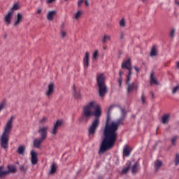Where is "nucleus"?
I'll return each instance as SVG.
<instances>
[{
    "instance_id": "1",
    "label": "nucleus",
    "mask_w": 179,
    "mask_h": 179,
    "mask_svg": "<svg viewBox=\"0 0 179 179\" xmlns=\"http://www.w3.org/2000/svg\"><path fill=\"white\" fill-rule=\"evenodd\" d=\"M121 117L117 120H112L110 116L107 117L106 124L103 129V140L102 141L99 155L106 153L110 150L115 145L117 141L118 134L117 131L119 127L122 124V121L126 116V111L124 108H120Z\"/></svg>"
},
{
    "instance_id": "2",
    "label": "nucleus",
    "mask_w": 179,
    "mask_h": 179,
    "mask_svg": "<svg viewBox=\"0 0 179 179\" xmlns=\"http://www.w3.org/2000/svg\"><path fill=\"white\" fill-rule=\"evenodd\" d=\"M83 114L87 119L94 115L95 118L88 129L89 136L93 137L96 134V129L100 124L99 117L101 115V109L95 101H90L87 105L83 108Z\"/></svg>"
},
{
    "instance_id": "3",
    "label": "nucleus",
    "mask_w": 179,
    "mask_h": 179,
    "mask_svg": "<svg viewBox=\"0 0 179 179\" xmlns=\"http://www.w3.org/2000/svg\"><path fill=\"white\" fill-rule=\"evenodd\" d=\"M13 120L14 117H11L10 119L8 120L6 125L4 127V131L0 137V142L1 143V146L3 149H7L8 148V144L9 143V136L13 128Z\"/></svg>"
},
{
    "instance_id": "4",
    "label": "nucleus",
    "mask_w": 179,
    "mask_h": 179,
    "mask_svg": "<svg viewBox=\"0 0 179 179\" xmlns=\"http://www.w3.org/2000/svg\"><path fill=\"white\" fill-rule=\"evenodd\" d=\"M96 83L99 87V92L101 98H103L108 93V87L106 84V76L104 73L96 76Z\"/></svg>"
},
{
    "instance_id": "5",
    "label": "nucleus",
    "mask_w": 179,
    "mask_h": 179,
    "mask_svg": "<svg viewBox=\"0 0 179 179\" xmlns=\"http://www.w3.org/2000/svg\"><path fill=\"white\" fill-rule=\"evenodd\" d=\"M132 76H127L126 83L127 85V92L129 94L133 92L134 91H136L138 89V85L134 82L130 83V80Z\"/></svg>"
},
{
    "instance_id": "6",
    "label": "nucleus",
    "mask_w": 179,
    "mask_h": 179,
    "mask_svg": "<svg viewBox=\"0 0 179 179\" xmlns=\"http://www.w3.org/2000/svg\"><path fill=\"white\" fill-rule=\"evenodd\" d=\"M122 69H126L127 70L129 71L128 74L127 75V76H132L133 75V67L131 64V59H128L127 61L123 62L121 65Z\"/></svg>"
},
{
    "instance_id": "7",
    "label": "nucleus",
    "mask_w": 179,
    "mask_h": 179,
    "mask_svg": "<svg viewBox=\"0 0 179 179\" xmlns=\"http://www.w3.org/2000/svg\"><path fill=\"white\" fill-rule=\"evenodd\" d=\"M48 130V126L42 127L38 129V133L39 134L41 138L44 140L46 139Z\"/></svg>"
},
{
    "instance_id": "8",
    "label": "nucleus",
    "mask_w": 179,
    "mask_h": 179,
    "mask_svg": "<svg viewBox=\"0 0 179 179\" xmlns=\"http://www.w3.org/2000/svg\"><path fill=\"white\" fill-rule=\"evenodd\" d=\"M90 53L89 52H85V56L84 57V59L83 60L84 67L85 69H87L89 66L90 65Z\"/></svg>"
},
{
    "instance_id": "9",
    "label": "nucleus",
    "mask_w": 179,
    "mask_h": 179,
    "mask_svg": "<svg viewBox=\"0 0 179 179\" xmlns=\"http://www.w3.org/2000/svg\"><path fill=\"white\" fill-rule=\"evenodd\" d=\"M31 162L32 165H37L38 162V153L36 152V151L34 150H31Z\"/></svg>"
},
{
    "instance_id": "10",
    "label": "nucleus",
    "mask_w": 179,
    "mask_h": 179,
    "mask_svg": "<svg viewBox=\"0 0 179 179\" xmlns=\"http://www.w3.org/2000/svg\"><path fill=\"white\" fill-rule=\"evenodd\" d=\"M57 173V165L55 163H52L50 166V169L49 170L48 175L54 176Z\"/></svg>"
},
{
    "instance_id": "11",
    "label": "nucleus",
    "mask_w": 179,
    "mask_h": 179,
    "mask_svg": "<svg viewBox=\"0 0 179 179\" xmlns=\"http://www.w3.org/2000/svg\"><path fill=\"white\" fill-rule=\"evenodd\" d=\"M55 92V85L53 83H51L48 85V90L46 92V96L50 97Z\"/></svg>"
},
{
    "instance_id": "12",
    "label": "nucleus",
    "mask_w": 179,
    "mask_h": 179,
    "mask_svg": "<svg viewBox=\"0 0 179 179\" xmlns=\"http://www.w3.org/2000/svg\"><path fill=\"white\" fill-rule=\"evenodd\" d=\"M45 139H43L42 138H36L34 141V146L37 148V149H41V143H43V141Z\"/></svg>"
},
{
    "instance_id": "13",
    "label": "nucleus",
    "mask_w": 179,
    "mask_h": 179,
    "mask_svg": "<svg viewBox=\"0 0 179 179\" xmlns=\"http://www.w3.org/2000/svg\"><path fill=\"white\" fill-rule=\"evenodd\" d=\"M8 174V171L4 168V166H0V179L5 178Z\"/></svg>"
},
{
    "instance_id": "14",
    "label": "nucleus",
    "mask_w": 179,
    "mask_h": 179,
    "mask_svg": "<svg viewBox=\"0 0 179 179\" xmlns=\"http://www.w3.org/2000/svg\"><path fill=\"white\" fill-rule=\"evenodd\" d=\"M12 16H13V13L8 10L7 15L4 16V22H6V23H10V21L12 20Z\"/></svg>"
},
{
    "instance_id": "15",
    "label": "nucleus",
    "mask_w": 179,
    "mask_h": 179,
    "mask_svg": "<svg viewBox=\"0 0 179 179\" xmlns=\"http://www.w3.org/2000/svg\"><path fill=\"white\" fill-rule=\"evenodd\" d=\"M56 14H57V11L55 10L49 11L47 15L48 20H49L50 22H51V20H53L54 17L55 16Z\"/></svg>"
},
{
    "instance_id": "16",
    "label": "nucleus",
    "mask_w": 179,
    "mask_h": 179,
    "mask_svg": "<svg viewBox=\"0 0 179 179\" xmlns=\"http://www.w3.org/2000/svg\"><path fill=\"white\" fill-rule=\"evenodd\" d=\"M163 166V162L161 160H156L155 162V171H158L159 169H161V167H162Z\"/></svg>"
},
{
    "instance_id": "17",
    "label": "nucleus",
    "mask_w": 179,
    "mask_h": 179,
    "mask_svg": "<svg viewBox=\"0 0 179 179\" xmlns=\"http://www.w3.org/2000/svg\"><path fill=\"white\" fill-rule=\"evenodd\" d=\"M139 167V163L138 162H135L133 166L131 168L132 174H136L138 172Z\"/></svg>"
},
{
    "instance_id": "18",
    "label": "nucleus",
    "mask_w": 179,
    "mask_h": 179,
    "mask_svg": "<svg viewBox=\"0 0 179 179\" xmlns=\"http://www.w3.org/2000/svg\"><path fill=\"white\" fill-rule=\"evenodd\" d=\"M25 150L26 148L24 147V145H20V147H18L17 152L21 155H24Z\"/></svg>"
},
{
    "instance_id": "19",
    "label": "nucleus",
    "mask_w": 179,
    "mask_h": 179,
    "mask_svg": "<svg viewBox=\"0 0 179 179\" xmlns=\"http://www.w3.org/2000/svg\"><path fill=\"white\" fill-rule=\"evenodd\" d=\"M150 84L151 85L152 84H155L157 85H159V81H157V80L156 79V78L154 76V73H151V81H150Z\"/></svg>"
},
{
    "instance_id": "20",
    "label": "nucleus",
    "mask_w": 179,
    "mask_h": 179,
    "mask_svg": "<svg viewBox=\"0 0 179 179\" xmlns=\"http://www.w3.org/2000/svg\"><path fill=\"white\" fill-rule=\"evenodd\" d=\"M16 171H17V169H16V167H15V165H8V171H8V174L10 173H15Z\"/></svg>"
},
{
    "instance_id": "21",
    "label": "nucleus",
    "mask_w": 179,
    "mask_h": 179,
    "mask_svg": "<svg viewBox=\"0 0 179 179\" xmlns=\"http://www.w3.org/2000/svg\"><path fill=\"white\" fill-rule=\"evenodd\" d=\"M29 169V166L27 165L23 164L20 166V170L23 173H27Z\"/></svg>"
},
{
    "instance_id": "22",
    "label": "nucleus",
    "mask_w": 179,
    "mask_h": 179,
    "mask_svg": "<svg viewBox=\"0 0 179 179\" xmlns=\"http://www.w3.org/2000/svg\"><path fill=\"white\" fill-rule=\"evenodd\" d=\"M170 120V115H165L162 117V124H166Z\"/></svg>"
},
{
    "instance_id": "23",
    "label": "nucleus",
    "mask_w": 179,
    "mask_h": 179,
    "mask_svg": "<svg viewBox=\"0 0 179 179\" xmlns=\"http://www.w3.org/2000/svg\"><path fill=\"white\" fill-rule=\"evenodd\" d=\"M123 155L127 157H129L130 155V148L127 147V145H126L124 149H123Z\"/></svg>"
},
{
    "instance_id": "24",
    "label": "nucleus",
    "mask_w": 179,
    "mask_h": 179,
    "mask_svg": "<svg viewBox=\"0 0 179 179\" xmlns=\"http://www.w3.org/2000/svg\"><path fill=\"white\" fill-rule=\"evenodd\" d=\"M23 22V15L22 13H18L17 15V20L15 21V23H22Z\"/></svg>"
},
{
    "instance_id": "25",
    "label": "nucleus",
    "mask_w": 179,
    "mask_h": 179,
    "mask_svg": "<svg viewBox=\"0 0 179 179\" xmlns=\"http://www.w3.org/2000/svg\"><path fill=\"white\" fill-rule=\"evenodd\" d=\"M179 136H173L171 139V144L174 146L176 145V141L178 140Z\"/></svg>"
},
{
    "instance_id": "26",
    "label": "nucleus",
    "mask_w": 179,
    "mask_h": 179,
    "mask_svg": "<svg viewBox=\"0 0 179 179\" xmlns=\"http://www.w3.org/2000/svg\"><path fill=\"white\" fill-rule=\"evenodd\" d=\"M98 57H99V51L98 50H95L94 52L92 55V61L93 62L96 61Z\"/></svg>"
},
{
    "instance_id": "27",
    "label": "nucleus",
    "mask_w": 179,
    "mask_h": 179,
    "mask_svg": "<svg viewBox=\"0 0 179 179\" xmlns=\"http://www.w3.org/2000/svg\"><path fill=\"white\" fill-rule=\"evenodd\" d=\"M130 165H131V162L129 161H128V162L127 163V167H125L124 169H123L122 170V174H124V173H126L128 171V170H129V169L130 167Z\"/></svg>"
},
{
    "instance_id": "28",
    "label": "nucleus",
    "mask_w": 179,
    "mask_h": 179,
    "mask_svg": "<svg viewBox=\"0 0 179 179\" xmlns=\"http://www.w3.org/2000/svg\"><path fill=\"white\" fill-rule=\"evenodd\" d=\"M108 41H110V36L108 35H104L103 38H102V43L106 44Z\"/></svg>"
},
{
    "instance_id": "29",
    "label": "nucleus",
    "mask_w": 179,
    "mask_h": 179,
    "mask_svg": "<svg viewBox=\"0 0 179 179\" xmlns=\"http://www.w3.org/2000/svg\"><path fill=\"white\" fill-rule=\"evenodd\" d=\"M20 7L19 6V4L15 3L13 6L9 10V11H12V13H13V10H17Z\"/></svg>"
},
{
    "instance_id": "30",
    "label": "nucleus",
    "mask_w": 179,
    "mask_h": 179,
    "mask_svg": "<svg viewBox=\"0 0 179 179\" xmlns=\"http://www.w3.org/2000/svg\"><path fill=\"white\" fill-rule=\"evenodd\" d=\"M157 54V49L154 46L152 48V49H151V53H150V55L151 57H155Z\"/></svg>"
},
{
    "instance_id": "31",
    "label": "nucleus",
    "mask_w": 179,
    "mask_h": 179,
    "mask_svg": "<svg viewBox=\"0 0 179 179\" xmlns=\"http://www.w3.org/2000/svg\"><path fill=\"white\" fill-rule=\"evenodd\" d=\"M62 125V120H57L56 123L54 124L55 128L59 129V127Z\"/></svg>"
},
{
    "instance_id": "32",
    "label": "nucleus",
    "mask_w": 179,
    "mask_h": 179,
    "mask_svg": "<svg viewBox=\"0 0 179 179\" xmlns=\"http://www.w3.org/2000/svg\"><path fill=\"white\" fill-rule=\"evenodd\" d=\"M80 16H82V11H80V10H78V11L74 15L75 19H79V17H80Z\"/></svg>"
},
{
    "instance_id": "33",
    "label": "nucleus",
    "mask_w": 179,
    "mask_h": 179,
    "mask_svg": "<svg viewBox=\"0 0 179 179\" xmlns=\"http://www.w3.org/2000/svg\"><path fill=\"white\" fill-rule=\"evenodd\" d=\"M179 92V85H177L172 91L173 94H176L177 92Z\"/></svg>"
},
{
    "instance_id": "34",
    "label": "nucleus",
    "mask_w": 179,
    "mask_h": 179,
    "mask_svg": "<svg viewBox=\"0 0 179 179\" xmlns=\"http://www.w3.org/2000/svg\"><path fill=\"white\" fill-rule=\"evenodd\" d=\"M57 131H58V129L57 127H53V129L50 133L52 136H56Z\"/></svg>"
},
{
    "instance_id": "35",
    "label": "nucleus",
    "mask_w": 179,
    "mask_h": 179,
    "mask_svg": "<svg viewBox=\"0 0 179 179\" xmlns=\"http://www.w3.org/2000/svg\"><path fill=\"white\" fill-rule=\"evenodd\" d=\"M175 33H176V29L174 28L171 29L170 37L171 38H174L175 37Z\"/></svg>"
},
{
    "instance_id": "36",
    "label": "nucleus",
    "mask_w": 179,
    "mask_h": 179,
    "mask_svg": "<svg viewBox=\"0 0 179 179\" xmlns=\"http://www.w3.org/2000/svg\"><path fill=\"white\" fill-rule=\"evenodd\" d=\"M178 164H179V155L177 154L175 158V166H178Z\"/></svg>"
},
{
    "instance_id": "37",
    "label": "nucleus",
    "mask_w": 179,
    "mask_h": 179,
    "mask_svg": "<svg viewBox=\"0 0 179 179\" xmlns=\"http://www.w3.org/2000/svg\"><path fill=\"white\" fill-rule=\"evenodd\" d=\"M60 34H61V37L62 38L66 37V31L64 29L61 30Z\"/></svg>"
},
{
    "instance_id": "38",
    "label": "nucleus",
    "mask_w": 179,
    "mask_h": 179,
    "mask_svg": "<svg viewBox=\"0 0 179 179\" xmlns=\"http://www.w3.org/2000/svg\"><path fill=\"white\" fill-rule=\"evenodd\" d=\"M141 101L143 104H145L146 103V96L145 95V94H142Z\"/></svg>"
},
{
    "instance_id": "39",
    "label": "nucleus",
    "mask_w": 179,
    "mask_h": 179,
    "mask_svg": "<svg viewBox=\"0 0 179 179\" xmlns=\"http://www.w3.org/2000/svg\"><path fill=\"white\" fill-rule=\"evenodd\" d=\"M6 103L4 102H2L0 103V112L3 110L5 108Z\"/></svg>"
},
{
    "instance_id": "40",
    "label": "nucleus",
    "mask_w": 179,
    "mask_h": 179,
    "mask_svg": "<svg viewBox=\"0 0 179 179\" xmlns=\"http://www.w3.org/2000/svg\"><path fill=\"white\" fill-rule=\"evenodd\" d=\"M83 2H85V0H79L78 1V8H80V6H82V3H83Z\"/></svg>"
},
{
    "instance_id": "41",
    "label": "nucleus",
    "mask_w": 179,
    "mask_h": 179,
    "mask_svg": "<svg viewBox=\"0 0 179 179\" xmlns=\"http://www.w3.org/2000/svg\"><path fill=\"white\" fill-rule=\"evenodd\" d=\"M118 83L120 84V87H122V78L120 77V78L118 79Z\"/></svg>"
},
{
    "instance_id": "42",
    "label": "nucleus",
    "mask_w": 179,
    "mask_h": 179,
    "mask_svg": "<svg viewBox=\"0 0 179 179\" xmlns=\"http://www.w3.org/2000/svg\"><path fill=\"white\" fill-rule=\"evenodd\" d=\"M41 12H43V10L41 8H38L37 10L38 15H41Z\"/></svg>"
},
{
    "instance_id": "43",
    "label": "nucleus",
    "mask_w": 179,
    "mask_h": 179,
    "mask_svg": "<svg viewBox=\"0 0 179 179\" xmlns=\"http://www.w3.org/2000/svg\"><path fill=\"white\" fill-rule=\"evenodd\" d=\"M134 69L135 71H136L137 73H138L140 72V69L136 67V66H134Z\"/></svg>"
},
{
    "instance_id": "44",
    "label": "nucleus",
    "mask_w": 179,
    "mask_h": 179,
    "mask_svg": "<svg viewBox=\"0 0 179 179\" xmlns=\"http://www.w3.org/2000/svg\"><path fill=\"white\" fill-rule=\"evenodd\" d=\"M120 27H122V28H124V27H126V24L125 23H120Z\"/></svg>"
},
{
    "instance_id": "45",
    "label": "nucleus",
    "mask_w": 179,
    "mask_h": 179,
    "mask_svg": "<svg viewBox=\"0 0 179 179\" xmlns=\"http://www.w3.org/2000/svg\"><path fill=\"white\" fill-rule=\"evenodd\" d=\"M46 120H47V119H46L45 117H43V118H42V120H40V122H41V123H43V122H45Z\"/></svg>"
},
{
    "instance_id": "46",
    "label": "nucleus",
    "mask_w": 179,
    "mask_h": 179,
    "mask_svg": "<svg viewBox=\"0 0 179 179\" xmlns=\"http://www.w3.org/2000/svg\"><path fill=\"white\" fill-rule=\"evenodd\" d=\"M85 5L86 6H89V5H90V3H89V0H85Z\"/></svg>"
},
{
    "instance_id": "47",
    "label": "nucleus",
    "mask_w": 179,
    "mask_h": 179,
    "mask_svg": "<svg viewBox=\"0 0 179 179\" xmlns=\"http://www.w3.org/2000/svg\"><path fill=\"white\" fill-rule=\"evenodd\" d=\"M122 75H123V71H120V72H119L120 78H122Z\"/></svg>"
},
{
    "instance_id": "48",
    "label": "nucleus",
    "mask_w": 179,
    "mask_h": 179,
    "mask_svg": "<svg viewBox=\"0 0 179 179\" xmlns=\"http://www.w3.org/2000/svg\"><path fill=\"white\" fill-rule=\"evenodd\" d=\"M113 107H114L113 106H109L108 112L110 113Z\"/></svg>"
},
{
    "instance_id": "49",
    "label": "nucleus",
    "mask_w": 179,
    "mask_h": 179,
    "mask_svg": "<svg viewBox=\"0 0 179 179\" xmlns=\"http://www.w3.org/2000/svg\"><path fill=\"white\" fill-rule=\"evenodd\" d=\"M120 23H125V18H122L120 21Z\"/></svg>"
},
{
    "instance_id": "50",
    "label": "nucleus",
    "mask_w": 179,
    "mask_h": 179,
    "mask_svg": "<svg viewBox=\"0 0 179 179\" xmlns=\"http://www.w3.org/2000/svg\"><path fill=\"white\" fill-rule=\"evenodd\" d=\"M124 34L123 33H121L120 39H124Z\"/></svg>"
},
{
    "instance_id": "51",
    "label": "nucleus",
    "mask_w": 179,
    "mask_h": 179,
    "mask_svg": "<svg viewBox=\"0 0 179 179\" xmlns=\"http://www.w3.org/2000/svg\"><path fill=\"white\" fill-rule=\"evenodd\" d=\"M73 93H74L75 96H76V90L75 86H73Z\"/></svg>"
},
{
    "instance_id": "52",
    "label": "nucleus",
    "mask_w": 179,
    "mask_h": 179,
    "mask_svg": "<svg viewBox=\"0 0 179 179\" xmlns=\"http://www.w3.org/2000/svg\"><path fill=\"white\" fill-rule=\"evenodd\" d=\"M176 66H177V68L179 69V62L177 63Z\"/></svg>"
},
{
    "instance_id": "53",
    "label": "nucleus",
    "mask_w": 179,
    "mask_h": 179,
    "mask_svg": "<svg viewBox=\"0 0 179 179\" xmlns=\"http://www.w3.org/2000/svg\"><path fill=\"white\" fill-rule=\"evenodd\" d=\"M151 96H152V98H154V93L153 92H151Z\"/></svg>"
},
{
    "instance_id": "54",
    "label": "nucleus",
    "mask_w": 179,
    "mask_h": 179,
    "mask_svg": "<svg viewBox=\"0 0 179 179\" xmlns=\"http://www.w3.org/2000/svg\"><path fill=\"white\" fill-rule=\"evenodd\" d=\"M17 25V23L14 24V26H15V27H16Z\"/></svg>"
},
{
    "instance_id": "55",
    "label": "nucleus",
    "mask_w": 179,
    "mask_h": 179,
    "mask_svg": "<svg viewBox=\"0 0 179 179\" xmlns=\"http://www.w3.org/2000/svg\"><path fill=\"white\" fill-rule=\"evenodd\" d=\"M78 98H80V95H78Z\"/></svg>"
},
{
    "instance_id": "56",
    "label": "nucleus",
    "mask_w": 179,
    "mask_h": 179,
    "mask_svg": "<svg viewBox=\"0 0 179 179\" xmlns=\"http://www.w3.org/2000/svg\"><path fill=\"white\" fill-rule=\"evenodd\" d=\"M6 37H7V35L6 34L4 38H6Z\"/></svg>"
},
{
    "instance_id": "57",
    "label": "nucleus",
    "mask_w": 179,
    "mask_h": 179,
    "mask_svg": "<svg viewBox=\"0 0 179 179\" xmlns=\"http://www.w3.org/2000/svg\"><path fill=\"white\" fill-rule=\"evenodd\" d=\"M64 1H68V0H64Z\"/></svg>"
}]
</instances>
